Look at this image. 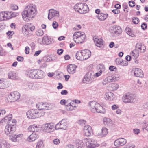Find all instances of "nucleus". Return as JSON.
<instances>
[{"instance_id":"obj_1","label":"nucleus","mask_w":148,"mask_h":148,"mask_svg":"<svg viewBox=\"0 0 148 148\" xmlns=\"http://www.w3.org/2000/svg\"><path fill=\"white\" fill-rule=\"evenodd\" d=\"M37 12L36 6L32 4H29L25 8L22 12L23 19L26 21H28L30 18L34 17Z\"/></svg>"},{"instance_id":"obj_2","label":"nucleus","mask_w":148,"mask_h":148,"mask_svg":"<svg viewBox=\"0 0 148 148\" xmlns=\"http://www.w3.org/2000/svg\"><path fill=\"white\" fill-rule=\"evenodd\" d=\"M27 75L29 77L31 78L42 79L44 77L45 73L41 70L32 69L28 71Z\"/></svg>"},{"instance_id":"obj_3","label":"nucleus","mask_w":148,"mask_h":148,"mask_svg":"<svg viewBox=\"0 0 148 148\" xmlns=\"http://www.w3.org/2000/svg\"><path fill=\"white\" fill-rule=\"evenodd\" d=\"M88 106L90 110L92 112H97L103 114L105 112L104 108L95 101H90L88 104Z\"/></svg>"},{"instance_id":"obj_4","label":"nucleus","mask_w":148,"mask_h":148,"mask_svg":"<svg viewBox=\"0 0 148 148\" xmlns=\"http://www.w3.org/2000/svg\"><path fill=\"white\" fill-rule=\"evenodd\" d=\"M45 112L37 109H32L29 110L27 112V116L29 119L38 118L43 116Z\"/></svg>"},{"instance_id":"obj_5","label":"nucleus","mask_w":148,"mask_h":148,"mask_svg":"<svg viewBox=\"0 0 148 148\" xmlns=\"http://www.w3.org/2000/svg\"><path fill=\"white\" fill-rule=\"evenodd\" d=\"M73 40L77 43H83L86 40V36L83 32H77L73 36Z\"/></svg>"},{"instance_id":"obj_6","label":"nucleus","mask_w":148,"mask_h":148,"mask_svg":"<svg viewBox=\"0 0 148 148\" xmlns=\"http://www.w3.org/2000/svg\"><path fill=\"white\" fill-rule=\"evenodd\" d=\"M123 101L125 103H134L136 101L135 95L130 93L125 94L122 97Z\"/></svg>"},{"instance_id":"obj_7","label":"nucleus","mask_w":148,"mask_h":148,"mask_svg":"<svg viewBox=\"0 0 148 148\" xmlns=\"http://www.w3.org/2000/svg\"><path fill=\"white\" fill-rule=\"evenodd\" d=\"M82 141L83 142V145L84 143H85L88 148H94L99 146L97 143V141L92 138H84Z\"/></svg>"},{"instance_id":"obj_8","label":"nucleus","mask_w":148,"mask_h":148,"mask_svg":"<svg viewBox=\"0 0 148 148\" xmlns=\"http://www.w3.org/2000/svg\"><path fill=\"white\" fill-rule=\"evenodd\" d=\"M68 127L67 121L65 119H63L57 123L55 126L56 130L62 129L66 130Z\"/></svg>"},{"instance_id":"obj_9","label":"nucleus","mask_w":148,"mask_h":148,"mask_svg":"<svg viewBox=\"0 0 148 148\" xmlns=\"http://www.w3.org/2000/svg\"><path fill=\"white\" fill-rule=\"evenodd\" d=\"M36 106L38 110L43 111V110H48L52 108L51 104L44 103H38L36 105Z\"/></svg>"},{"instance_id":"obj_10","label":"nucleus","mask_w":148,"mask_h":148,"mask_svg":"<svg viewBox=\"0 0 148 148\" xmlns=\"http://www.w3.org/2000/svg\"><path fill=\"white\" fill-rule=\"evenodd\" d=\"M49 11L48 18L49 20H51L52 18L56 19L59 17V11L53 9H50Z\"/></svg>"},{"instance_id":"obj_11","label":"nucleus","mask_w":148,"mask_h":148,"mask_svg":"<svg viewBox=\"0 0 148 148\" xmlns=\"http://www.w3.org/2000/svg\"><path fill=\"white\" fill-rule=\"evenodd\" d=\"M94 73L93 71H90L87 73L83 79L84 83H87L92 81L94 78Z\"/></svg>"},{"instance_id":"obj_12","label":"nucleus","mask_w":148,"mask_h":148,"mask_svg":"<svg viewBox=\"0 0 148 148\" xmlns=\"http://www.w3.org/2000/svg\"><path fill=\"white\" fill-rule=\"evenodd\" d=\"M55 124L53 123H49L45 124L42 126V129L46 132L49 133L52 130H54L55 128Z\"/></svg>"},{"instance_id":"obj_13","label":"nucleus","mask_w":148,"mask_h":148,"mask_svg":"<svg viewBox=\"0 0 148 148\" xmlns=\"http://www.w3.org/2000/svg\"><path fill=\"white\" fill-rule=\"evenodd\" d=\"M10 101L14 102L18 100L20 98L19 93L16 91L10 93L8 95Z\"/></svg>"},{"instance_id":"obj_14","label":"nucleus","mask_w":148,"mask_h":148,"mask_svg":"<svg viewBox=\"0 0 148 148\" xmlns=\"http://www.w3.org/2000/svg\"><path fill=\"white\" fill-rule=\"evenodd\" d=\"M131 73L136 77H140L143 76V74L142 70L139 68H135L132 69Z\"/></svg>"},{"instance_id":"obj_15","label":"nucleus","mask_w":148,"mask_h":148,"mask_svg":"<svg viewBox=\"0 0 148 148\" xmlns=\"http://www.w3.org/2000/svg\"><path fill=\"white\" fill-rule=\"evenodd\" d=\"M127 142L126 139L123 138H120L116 140L114 142V145L116 146H121L124 145Z\"/></svg>"},{"instance_id":"obj_16","label":"nucleus","mask_w":148,"mask_h":148,"mask_svg":"<svg viewBox=\"0 0 148 148\" xmlns=\"http://www.w3.org/2000/svg\"><path fill=\"white\" fill-rule=\"evenodd\" d=\"M92 132V127L89 125H87L84 126L83 133L86 136H90Z\"/></svg>"},{"instance_id":"obj_17","label":"nucleus","mask_w":148,"mask_h":148,"mask_svg":"<svg viewBox=\"0 0 148 148\" xmlns=\"http://www.w3.org/2000/svg\"><path fill=\"white\" fill-rule=\"evenodd\" d=\"M83 147V142L81 140H77L76 145L74 146L73 145H69L65 146L64 148H82Z\"/></svg>"},{"instance_id":"obj_18","label":"nucleus","mask_w":148,"mask_h":148,"mask_svg":"<svg viewBox=\"0 0 148 148\" xmlns=\"http://www.w3.org/2000/svg\"><path fill=\"white\" fill-rule=\"evenodd\" d=\"M16 128L14 127H11L10 125H7L6 126L5 132L6 135L9 136H11L14 132Z\"/></svg>"},{"instance_id":"obj_19","label":"nucleus","mask_w":148,"mask_h":148,"mask_svg":"<svg viewBox=\"0 0 148 148\" xmlns=\"http://www.w3.org/2000/svg\"><path fill=\"white\" fill-rule=\"evenodd\" d=\"M93 40L96 45L98 47H100L103 45V40L101 38L97 36L93 37Z\"/></svg>"},{"instance_id":"obj_20","label":"nucleus","mask_w":148,"mask_h":148,"mask_svg":"<svg viewBox=\"0 0 148 148\" xmlns=\"http://www.w3.org/2000/svg\"><path fill=\"white\" fill-rule=\"evenodd\" d=\"M53 39L47 36H45L42 39L41 44L45 45H48L51 43L53 42Z\"/></svg>"},{"instance_id":"obj_21","label":"nucleus","mask_w":148,"mask_h":148,"mask_svg":"<svg viewBox=\"0 0 148 148\" xmlns=\"http://www.w3.org/2000/svg\"><path fill=\"white\" fill-rule=\"evenodd\" d=\"M38 137L39 136L38 134L35 133H33L28 137L27 140L29 142H32L35 141Z\"/></svg>"},{"instance_id":"obj_22","label":"nucleus","mask_w":148,"mask_h":148,"mask_svg":"<svg viewBox=\"0 0 148 148\" xmlns=\"http://www.w3.org/2000/svg\"><path fill=\"white\" fill-rule=\"evenodd\" d=\"M104 97L106 100L110 101L113 100L115 97L114 94L112 92H108L106 93L104 95Z\"/></svg>"},{"instance_id":"obj_23","label":"nucleus","mask_w":148,"mask_h":148,"mask_svg":"<svg viewBox=\"0 0 148 148\" xmlns=\"http://www.w3.org/2000/svg\"><path fill=\"white\" fill-rule=\"evenodd\" d=\"M117 79H115L112 76H109L103 80L102 82V84L104 85H106L108 83L115 81H116Z\"/></svg>"},{"instance_id":"obj_24","label":"nucleus","mask_w":148,"mask_h":148,"mask_svg":"<svg viewBox=\"0 0 148 148\" xmlns=\"http://www.w3.org/2000/svg\"><path fill=\"white\" fill-rule=\"evenodd\" d=\"M40 128V127L39 125L34 124L29 126L28 129L29 131L33 132H38Z\"/></svg>"},{"instance_id":"obj_25","label":"nucleus","mask_w":148,"mask_h":148,"mask_svg":"<svg viewBox=\"0 0 148 148\" xmlns=\"http://www.w3.org/2000/svg\"><path fill=\"white\" fill-rule=\"evenodd\" d=\"M8 76L9 78L12 79H17L18 77L16 72L14 71H10L8 74Z\"/></svg>"},{"instance_id":"obj_26","label":"nucleus","mask_w":148,"mask_h":148,"mask_svg":"<svg viewBox=\"0 0 148 148\" xmlns=\"http://www.w3.org/2000/svg\"><path fill=\"white\" fill-rule=\"evenodd\" d=\"M136 48L138 51H140L141 53H144L146 49V48L143 44L138 43L136 45Z\"/></svg>"},{"instance_id":"obj_27","label":"nucleus","mask_w":148,"mask_h":148,"mask_svg":"<svg viewBox=\"0 0 148 148\" xmlns=\"http://www.w3.org/2000/svg\"><path fill=\"white\" fill-rule=\"evenodd\" d=\"M76 66L71 64L68 65L67 66V71L70 74H73L75 72Z\"/></svg>"},{"instance_id":"obj_28","label":"nucleus","mask_w":148,"mask_h":148,"mask_svg":"<svg viewBox=\"0 0 148 148\" xmlns=\"http://www.w3.org/2000/svg\"><path fill=\"white\" fill-rule=\"evenodd\" d=\"M108 133L107 129L105 127H103L102 128L101 132L98 134L97 136L101 137H105L107 135Z\"/></svg>"},{"instance_id":"obj_29","label":"nucleus","mask_w":148,"mask_h":148,"mask_svg":"<svg viewBox=\"0 0 148 148\" xmlns=\"http://www.w3.org/2000/svg\"><path fill=\"white\" fill-rule=\"evenodd\" d=\"M82 54L83 55V57L84 58V60L88 59L89 58L91 55V52L88 49H85L82 50Z\"/></svg>"},{"instance_id":"obj_30","label":"nucleus","mask_w":148,"mask_h":148,"mask_svg":"<svg viewBox=\"0 0 148 148\" xmlns=\"http://www.w3.org/2000/svg\"><path fill=\"white\" fill-rule=\"evenodd\" d=\"M112 28L113 32H112L114 33L117 35L120 34L122 32L121 29L119 26H114Z\"/></svg>"},{"instance_id":"obj_31","label":"nucleus","mask_w":148,"mask_h":148,"mask_svg":"<svg viewBox=\"0 0 148 148\" xmlns=\"http://www.w3.org/2000/svg\"><path fill=\"white\" fill-rule=\"evenodd\" d=\"M108 15L107 14H104L102 13H100L97 15V17L99 20L100 21L105 20L108 17Z\"/></svg>"},{"instance_id":"obj_32","label":"nucleus","mask_w":148,"mask_h":148,"mask_svg":"<svg viewBox=\"0 0 148 148\" xmlns=\"http://www.w3.org/2000/svg\"><path fill=\"white\" fill-rule=\"evenodd\" d=\"M82 51H77L76 54V58L80 60H84L83 55L82 54Z\"/></svg>"},{"instance_id":"obj_33","label":"nucleus","mask_w":148,"mask_h":148,"mask_svg":"<svg viewBox=\"0 0 148 148\" xmlns=\"http://www.w3.org/2000/svg\"><path fill=\"white\" fill-rule=\"evenodd\" d=\"M8 86V85L6 81L1 80L0 79V89H4Z\"/></svg>"},{"instance_id":"obj_34","label":"nucleus","mask_w":148,"mask_h":148,"mask_svg":"<svg viewBox=\"0 0 148 148\" xmlns=\"http://www.w3.org/2000/svg\"><path fill=\"white\" fill-rule=\"evenodd\" d=\"M16 121L14 119H11V120L8 122L7 125H10L11 127H14L16 128Z\"/></svg>"},{"instance_id":"obj_35","label":"nucleus","mask_w":148,"mask_h":148,"mask_svg":"<svg viewBox=\"0 0 148 148\" xmlns=\"http://www.w3.org/2000/svg\"><path fill=\"white\" fill-rule=\"evenodd\" d=\"M89 11V8L88 5L85 3H84L83 8V9L81 10L80 11V13L84 14L87 12Z\"/></svg>"},{"instance_id":"obj_36","label":"nucleus","mask_w":148,"mask_h":148,"mask_svg":"<svg viewBox=\"0 0 148 148\" xmlns=\"http://www.w3.org/2000/svg\"><path fill=\"white\" fill-rule=\"evenodd\" d=\"M4 16V17L5 20L10 19L11 18V16L10 12L6 11L3 12Z\"/></svg>"},{"instance_id":"obj_37","label":"nucleus","mask_w":148,"mask_h":148,"mask_svg":"<svg viewBox=\"0 0 148 148\" xmlns=\"http://www.w3.org/2000/svg\"><path fill=\"white\" fill-rule=\"evenodd\" d=\"M12 118V114H9L7 116L5 117L3 119L1 122L2 123H3V121L5 122H7L8 123V122L9 121V120H11Z\"/></svg>"},{"instance_id":"obj_38","label":"nucleus","mask_w":148,"mask_h":148,"mask_svg":"<svg viewBox=\"0 0 148 148\" xmlns=\"http://www.w3.org/2000/svg\"><path fill=\"white\" fill-rule=\"evenodd\" d=\"M81 3H78L75 5L74 7V10L79 13H80V11L81 10V8L82 5H80Z\"/></svg>"},{"instance_id":"obj_39","label":"nucleus","mask_w":148,"mask_h":148,"mask_svg":"<svg viewBox=\"0 0 148 148\" xmlns=\"http://www.w3.org/2000/svg\"><path fill=\"white\" fill-rule=\"evenodd\" d=\"M66 106V109L67 110L71 111L75 109V108L76 107L75 106H73L71 105V103H69L67 105H65Z\"/></svg>"},{"instance_id":"obj_40","label":"nucleus","mask_w":148,"mask_h":148,"mask_svg":"<svg viewBox=\"0 0 148 148\" xmlns=\"http://www.w3.org/2000/svg\"><path fill=\"white\" fill-rule=\"evenodd\" d=\"M103 121L104 125H108L112 121V120L109 118H104L103 119Z\"/></svg>"},{"instance_id":"obj_41","label":"nucleus","mask_w":148,"mask_h":148,"mask_svg":"<svg viewBox=\"0 0 148 148\" xmlns=\"http://www.w3.org/2000/svg\"><path fill=\"white\" fill-rule=\"evenodd\" d=\"M43 147L44 144L43 141L40 140L37 143L36 148H43Z\"/></svg>"},{"instance_id":"obj_42","label":"nucleus","mask_w":148,"mask_h":148,"mask_svg":"<svg viewBox=\"0 0 148 148\" xmlns=\"http://www.w3.org/2000/svg\"><path fill=\"white\" fill-rule=\"evenodd\" d=\"M36 33V35L38 36H41L44 34V32L43 30L41 29H40L37 30Z\"/></svg>"},{"instance_id":"obj_43","label":"nucleus","mask_w":148,"mask_h":148,"mask_svg":"<svg viewBox=\"0 0 148 148\" xmlns=\"http://www.w3.org/2000/svg\"><path fill=\"white\" fill-rule=\"evenodd\" d=\"M28 26L27 25H24L22 28V32L24 34H27V33H28Z\"/></svg>"},{"instance_id":"obj_44","label":"nucleus","mask_w":148,"mask_h":148,"mask_svg":"<svg viewBox=\"0 0 148 148\" xmlns=\"http://www.w3.org/2000/svg\"><path fill=\"white\" fill-rule=\"evenodd\" d=\"M131 54L134 56V58H137L139 56V52H137L136 50L132 52Z\"/></svg>"},{"instance_id":"obj_45","label":"nucleus","mask_w":148,"mask_h":148,"mask_svg":"<svg viewBox=\"0 0 148 148\" xmlns=\"http://www.w3.org/2000/svg\"><path fill=\"white\" fill-rule=\"evenodd\" d=\"M119 87V85L115 83H113L112 84L111 88L113 90H117Z\"/></svg>"},{"instance_id":"obj_46","label":"nucleus","mask_w":148,"mask_h":148,"mask_svg":"<svg viewBox=\"0 0 148 148\" xmlns=\"http://www.w3.org/2000/svg\"><path fill=\"white\" fill-rule=\"evenodd\" d=\"M135 146L132 144L128 143L125 145L123 148H135Z\"/></svg>"},{"instance_id":"obj_47","label":"nucleus","mask_w":148,"mask_h":148,"mask_svg":"<svg viewBox=\"0 0 148 148\" xmlns=\"http://www.w3.org/2000/svg\"><path fill=\"white\" fill-rule=\"evenodd\" d=\"M116 64L122 65V63H123L121 59L120 58L116 59L115 61Z\"/></svg>"},{"instance_id":"obj_48","label":"nucleus","mask_w":148,"mask_h":148,"mask_svg":"<svg viewBox=\"0 0 148 148\" xmlns=\"http://www.w3.org/2000/svg\"><path fill=\"white\" fill-rule=\"evenodd\" d=\"M10 8L12 10H16L18 8V6L14 4H11L10 6Z\"/></svg>"},{"instance_id":"obj_49","label":"nucleus","mask_w":148,"mask_h":148,"mask_svg":"<svg viewBox=\"0 0 148 148\" xmlns=\"http://www.w3.org/2000/svg\"><path fill=\"white\" fill-rule=\"evenodd\" d=\"M26 86L30 89H32L34 87V84L32 83H29L26 84Z\"/></svg>"},{"instance_id":"obj_50","label":"nucleus","mask_w":148,"mask_h":148,"mask_svg":"<svg viewBox=\"0 0 148 148\" xmlns=\"http://www.w3.org/2000/svg\"><path fill=\"white\" fill-rule=\"evenodd\" d=\"M44 59L47 62H49L52 61L54 60L55 59H53L52 58L48 57H45Z\"/></svg>"},{"instance_id":"obj_51","label":"nucleus","mask_w":148,"mask_h":148,"mask_svg":"<svg viewBox=\"0 0 148 148\" xmlns=\"http://www.w3.org/2000/svg\"><path fill=\"white\" fill-rule=\"evenodd\" d=\"M102 72V71L101 70H100L99 72L95 73H94V77H97L101 75V74Z\"/></svg>"},{"instance_id":"obj_52","label":"nucleus","mask_w":148,"mask_h":148,"mask_svg":"<svg viewBox=\"0 0 148 148\" xmlns=\"http://www.w3.org/2000/svg\"><path fill=\"white\" fill-rule=\"evenodd\" d=\"M5 20L3 12H0V21Z\"/></svg>"},{"instance_id":"obj_53","label":"nucleus","mask_w":148,"mask_h":148,"mask_svg":"<svg viewBox=\"0 0 148 148\" xmlns=\"http://www.w3.org/2000/svg\"><path fill=\"white\" fill-rule=\"evenodd\" d=\"M3 144L4 146L6 148H9L10 147V145L5 141H3Z\"/></svg>"},{"instance_id":"obj_54","label":"nucleus","mask_w":148,"mask_h":148,"mask_svg":"<svg viewBox=\"0 0 148 148\" xmlns=\"http://www.w3.org/2000/svg\"><path fill=\"white\" fill-rule=\"evenodd\" d=\"M58 26V23L54 21L53 22L52 26L54 29H56Z\"/></svg>"},{"instance_id":"obj_55","label":"nucleus","mask_w":148,"mask_h":148,"mask_svg":"<svg viewBox=\"0 0 148 148\" xmlns=\"http://www.w3.org/2000/svg\"><path fill=\"white\" fill-rule=\"evenodd\" d=\"M132 21L134 23L137 24L138 22V18H134L132 19Z\"/></svg>"},{"instance_id":"obj_56","label":"nucleus","mask_w":148,"mask_h":148,"mask_svg":"<svg viewBox=\"0 0 148 148\" xmlns=\"http://www.w3.org/2000/svg\"><path fill=\"white\" fill-rule=\"evenodd\" d=\"M11 12V18L12 17H15L16 16H17L18 14V13H17L15 12Z\"/></svg>"},{"instance_id":"obj_57","label":"nucleus","mask_w":148,"mask_h":148,"mask_svg":"<svg viewBox=\"0 0 148 148\" xmlns=\"http://www.w3.org/2000/svg\"><path fill=\"white\" fill-rule=\"evenodd\" d=\"M53 142L55 145H58L60 143V140L58 138H56L53 140Z\"/></svg>"},{"instance_id":"obj_58","label":"nucleus","mask_w":148,"mask_h":148,"mask_svg":"<svg viewBox=\"0 0 148 148\" xmlns=\"http://www.w3.org/2000/svg\"><path fill=\"white\" fill-rule=\"evenodd\" d=\"M17 141L21 140L23 137V135L21 134L19 135H16Z\"/></svg>"},{"instance_id":"obj_59","label":"nucleus","mask_w":148,"mask_h":148,"mask_svg":"<svg viewBox=\"0 0 148 148\" xmlns=\"http://www.w3.org/2000/svg\"><path fill=\"white\" fill-rule=\"evenodd\" d=\"M78 123L81 125H83L86 123V121L83 120H80L78 122Z\"/></svg>"},{"instance_id":"obj_60","label":"nucleus","mask_w":148,"mask_h":148,"mask_svg":"<svg viewBox=\"0 0 148 148\" xmlns=\"http://www.w3.org/2000/svg\"><path fill=\"white\" fill-rule=\"evenodd\" d=\"M129 5L131 7H133L135 5V3L133 1H130L129 2Z\"/></svg>"},{"instance_id":"obj_61","label":"nucleus","mask_w":148,"mask_h":148,"mask_svg":"<svg viewBox=\"0 0 148 148\" xmlns=\"http://www.w3.org/2000/svg\"><path fill=\"white\" fill-rule=\"evenodd\" d=\"M133 132L135 134H138L140 132V130L138 129H134L133 130Z\"/></svg>"},{"instance_id":"obj_62","label":"nucleus","mask_w":148,"mask_h":148,"mask_svg":"<svg viewBox=\"0 0 148 148\" xmlns=\"http://www.w3.org/2000/svg\"><path fill=\"white\" fill-rule=\"evenodd\" d=\"M123 7L124 11H125V9H127L126 10V12H128V10L127 9L128 8V6L127 5L125 4H123Z\"/></svg>"},{"instance_id":"obj_63","label":"nucleus","mask_w":148,"mask_h":148,"mask_svg":"<svg viewBox=\"0 0 148 148\" xmlns=\"http://www.w3.org/2000/svg\"><path fill=\"white\" fill-rule=\"evenodd\" d=\"M14 34V32L13 31H8L7 32V34L8 36H12Z\"/></svg>"},{"instance_id":"obj_64","label":"nucleus","mask_w":148,"mask_h":148,"mask_svg":"<svg viewBox=\"0 0 148 148\" xmlns=\"http://www.w3.org/2000/svg\"><path fill=\"white\" fill-rule=\"evenodd\" d=\"M11 139L14 142H16L17 141V136L16 135H15L13 136L12 138H11Z\"/></svg>"}]
</instances>
